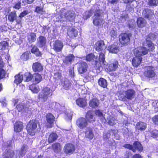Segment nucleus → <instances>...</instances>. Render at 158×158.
Segmentation results:
<instances>
[{"label": "nucleus", "mask_w": 158, "mask_h": 158, "mask_svg": "<svg viewBox=\"0 0 158 158\" xmlns=\"http://www.w3.org/2000/svg\"><path fill=\"white\" fill-rule=\"evenodd\" d=\"M73 115L72 113H68L66 115V117L65 118L67 120H71L72 118V116Z\"/></svg>", "instance_id": "e2e57ef3"}, {"label": "nucleus", "mask_w": 158, "mask_h": 158, "mask_svg": "<svg viewBox=\"0 0 158 158\" xmlns=\"http://www.w3.org/2000/svg\"><path fill=\"white\" fill-rule=\"evenodd\" d=\"M29 89L34 93H38L40 90L39 86L35 84H33L29 86Z\"/></svg>", "instance_id": "72a5a7b5"}, {"label": "nucleus", "mask_w": 158, "mask_h": 158, "mask_svg": "<svg viewBox=\"0 0 158 158\" xmlns=\"http://www.w3.org/2000/svg\"><path fill=\"white\" fill-rule=\"evenodd\" d=\"M63 46L62 42L60 41H56L53 44V49L57 52L61 51Z\"/></svg>", "instance_id": "4468645a"}, {"label": "nucleus", "mask_w": 158, "mask_h": 158, "mask_svg": "<svg viewBox=\"0 0 158 158\" xmlns=\"http://www.w3.org/2000/svg\"><path fill=\"white\" fill-rule=\"evenodd\" d=\"M8 45V44L6 42L3 41L0 43V49L1 50H4Z\"/></svg>", "instance_id": "8fccbe9b"}, {"label": "nucleus", "mask_w": 158, "mask_h": 158, "mask_svg": "<svg viewBox=\"0 0 158 158\" xmlns=\"http://www.w3.org/2000/svg\"><path fill=\"white\" fill-rule=\"evenodd\" d=\"M85 137L90 139H92L94 137V134L92 129L90 128H87L85 133Z\"/></svg>", "instance_id": "7c9ffc66"}, {"label": "nucleus", "mask_w": 158, "mask_h": 158, "mask_svg": "<svg viewBox=\"0 0 158 158\" xmlns=\"http://www.w3.org/2000/svg\"><path fill=\"white\" fill-rule=\"evenodd\" d=\"M46 43V39L43 36H40L38 39V45L40 47L45 46Z\"/></svg>", "instance_id": "bb28decb"}, {"label": "nucleus", "mask_w": 158, "mask_h": 158, "mask_svg": "<svg viewBox=\"0 0 158 158\" xmlns=\"http://www.w3.org/2000/svg\"><path fill=\"white\" fill-rule=\"evenodd\" d=\"M16 107L19 111H22L23 112H25L27 113H28V107L24 106L23 103H19L16 106Z\"/></svg>", "instance_id": "6ab92c4d"}, {"label": "nucleus", "mask_w": 158, "mask_h": 158, "mask_svg": "<svg viewBox=\"0 0 158 158\" xmlns=\"http://www.w3.org/2000/svg\"><path fill=\"white\" fill-rule=\"evenodd\" d=\"M59 104L56 102H53L52 103L51 105L49 104V108H54L57 107Z\"/></svg>", "instance_id": "13d9d810"}, {"label": "nucleus", "mask_w": 158, "mask_h": 158, "mask_svg": "<svg viewBox=\"0 0 158 158\" xmlns=\"http://www.w3.org/2000/svg\"><path fill=\"white\" fill-rule=\"evenodd\" d=\"M57 138V136L56 134L55 133H52L50 134L49 136L48 142L49 143H52L55 141Z\"/></svg>", "instance_id": "ea45409f"}, {"label": "nucleus", "mask_w": 158, "mask_h": 158, "mask_svg": "<svg viewBox=\"0 0 158 158\" xmlns=\"http://www.w3.org/2000/svg\"><path fill=\"white\" fill-rule=\"evenodd\" d=\"M107 50L110 52L116 53L119 51L118 47L115 44L111 45L108 48Z\"/></svg>", "instance_id": "5701e85b"}, {"label": "nucleus", "mask_w": 158, "mask_h": 158, "mask_svg": "<svg viewBox=\"0 0 158 158\" xmlns=\"http://www.w3.org/2000/svg\"><path fill=\"white\" fill-rule=\"evenodd\" d=\"M135 94V91L132 89H129L127 91H123V94L127 99H131L134 98Z\"/></svg>", "instance_id": "ddd939ff"}, {"label": "nucleus", "mask_w": 158, "mask_h": 158, "mask_svg": "<svg viewBox=\"0 0 158 158\" xmlns=\"http://www.w3.org/2000/svg\"><path fill=\"white\" fill-rule=\"evenodd\" d=\"M92 14V11L90 10L86 11L83 15V18L84 19H87L89 18Z\"/></svg>", "instance_id": "09e8293b"}, {"label": "nucleus", "mask_w": 158, "mask_h": 158, "mask_svg": "<svg viewBox=\"0 0 158 158\" xmlns=\"http://www.w3.org/2000/svg\"><path fill=\"white\" fill-rule=\"evenodd\" d=\"M105 55L103 53L101 52L99 54V56L98 58V57H97V62H99L101 64V66H102V65L101 63H102L103 64L105 65L106 62L105 61ZM102 69L101 70V71Z\"/></svg>", "instance_id": "cd10ccee"}, {"label": "nucleus", "mask_w": 158, "mask_h": 158, "mask_svg": "<svg viewBox=\"0 0 158 158\" xmlns=\"http://www.w3.org/2000/svg\"><path fill=\"white\" fill-rule=\"evenodd\" d=\"M76 103L80 107H83L86 106L87 103L85 99L82 98H80L76 100Z\"/></svg>", "instance_id": "b1692460"}, {"label": "nucleus", "mask_w": 158, "mask_h": 158, "mask_svg": "<svg viewBox=\"0 0 158 158\" xmlns=\"http://www.w3.org/2000/svg\"><path fill=\"white\" fill-rule=\"evenodd\" d=\"M99 85L103 88H106L107 86V82L105 79L101 78L98 81Z\"/></svg>", "instance_id": "58836bf2"}, {"label": "nucleus", "mask_w": 158, "mask_h": 158, "mask_svg": "<svg viewBox=\"0 0 158 158\" xmlns=\"http://www.w3.org/2000/svg\"><path fill=\"white\" fill-rule=\"evenodd\" d=\"M108 123L110 125H113L115 123V121L112 118L108 121Z\"/></svg>", "instance_id": "338daca9"}, {"label": "nucleus", "mask_w": 158, "mask_h": 158, "mask_svg": "<svg viewBox=\"0 0 158 158\" xmlns=\"http://www.w3.org/2000/svg\"><path fill=\"white\" fill-rule=\"evenodd\" d=\"M131 22L132 24L131 23H129V27L130 28H133L135 27V22L134 20H132Z\"/></svg>", "instance_id": "0e129e2a"}, {"label": "nucleus", "mask_w": 158, "mask_h": 158, "mask_svg": "<svg viewBox=\"0 0 158 158\" xmlns=\"http://www.w3.org/2000/svg\"><path fill=\"white\" fill-rule=\"evenodd\" d=\"M61 85L64 89H68L70 86L71 83L68 79L63 78L61 81Z\"/></svg>", "instance_id": "aec40b11"}, {"label": "nucleus", "mask_w": 158, "mask_h": 158, "mask_svg": "<svg viewBox=\"0 0 158 158\" xmlns=\"http://www.w3.org/2000/svg\"><path fill=\"white\" fill-rule=\"evenodd\" d=\"M99 104V102L98 100L96 98H93L89 101V105L90 106L93 108H95L98 106Z\"/></svg>", "instance_id": "a878e982"}, {"label": "nucleus", "mask_w": 158, "mask_h": 158, "mask_svg": "<svg viewBox=\"0 0 158 158\" xmlns=\"http://www.w3.org/2000/svg\"><path fill=\"white\" fill-rule=\"evenodd\" d=\"M86 118L89 122H91L94 120L93 118V113L91 111H89L87 113L86 115Z\"/></svg>", "instance_id": "37998d69"}, {"label": "nucleus", "mask_w": 158, "mask_h": 158, "mask_svg": "<svg viewBox=\"0 0 158 158\" xmlns=\"http://www.w3.org/2000/svg\"><path fill=\"white\" fill-rule=\"evenodd\" d=\"M64 17L66 20L71 21L75 19V15L73 11H68L65 14Z\"/></svg>", "instance_id": "2eb2a0df"}, {"label": "nucleus", "mask_w": 158, "mask_h": 158, "mask_svg": "<svg viewBox=\"0 0 158 158\" xmlns=\"http://www.w3.org/2000/svg\"><path fill=\"white\" fill-rule=\"evenodd\" d=\"M97 58L92 53L88 55L86 57V60L87 61H90L92 60H94L96 62V69L100 71L102 69V66L99 62H97Z\"/></svg>", "instance_id": "0eeeda50"}, {"label": "nucleus", "mask_w": 158, "mask_h": 158, "mask_svg": "<svg viewBox=\"0 0 158 158\" xmlns=\"http://www.w3.org/2000/svg\"><path fill=\"white\" fill-rule=\"evenodd\" d=\"M29 151V148L27 145H24L22 147L20 152V156H23L26 153Z\"/></svg>", "instance_id": "c9c22d12"}, {"label": "nucleus", "mask_w": 158, "mask_h": 158, "mask_svg": "<svg viewBox=\"0 0 158 158\" xmlns=\"http://www.w3.org/2000/svg\"><path fill=\"white\" fill-rule=\"evenodd\" d=\"M146 71L144 72L145 75L148 77H152L155 75L154 68L151 66L146 67Z\"/></svg>", "instance_id": "f8f14e48"}, {"label": "nucleus", "mask_w": 158, "mask_h": 158, "mask_svg": "<svg viewBox=\"0 0 158 158\" xmlns=\"http://www.w3.org/2000/svg\"><path fill=\"white\" fill-rule=\"evenodd\" d=\"M27 131L30 135H33L35 133L40 131V127L37 120H35L30 121L27 125Z\"/></svg>", "instance_id": "7ed1b4c3"}, {"label": "nucleus", "mask_w": 158, "mask_h": 158, "mask_svg": "<svg viewBox=\"0 0 158 158\" xmlns=\"http://www.w3.org/2000/svg\"><path fill=\"white\" fill-rule=\"evenodd\" d=\"M130 34L126 33H122L119 36V40L120 43L124 45L130 41Z\"/></svg>", "instance_id": "6e6552de"}, {"label": "nucleus", "mask_w": 158, "mask_h": 158, "mask_svg": "<svg viewBox=\"0 0 158 158\" xmlns=\"http://www.w3.org/2000/svg\"><path fill=\"white\" fill-rule=\"evenodd\" d=\"M53 92L52 90L49 86L44 87L38 95V101L43 102L47 101L48 98L51 96Z\"/></svg>", "instance_id": "f03ea898"}, {"label": "nucleus", "mask_w": 158, "mask_h": 158, "mask_svg": "<svg viewBox=\"0 0 158 158\" xmlns=\"http://www.w3.org/2000/svg\"><path fill=\"white\" fill-rule=\"evenodd\" d=\"M110 135L108 133L105 132L104 133L103 138L104 140H106L110 137Z\"/></svg>", "instance_id": "052dcab7"}, {"label": "nucleus", "mask_w": 158, "mask_h": 158, "mask_svg": "<svg viewBox=\"0 0 158 158\" xmlns=\"http://www.w3.org/2000/svg\"><path fill=\"white\" fill-rule=\"evenodd\" d=\"M6 72L3 69H0V79L3 78L5 76Z\"/></svg>", "instance_id": "bf43d9fd"}, {"label": "nucleus", "mask_w": 158, "mask_h": 158, "mask_svg": "<svg viewBox=\"0 0 158 158\" xmlns=\"http://www.w3.org/2000/svg\"><path fill=\"white\" fill-rule=\"evenodd\" d=\"M152 136L153 138H156L158 137V131L154 130L151 132Z\"/></svg>", "instance_id": "4d7b16f0"}, {"label": "nucleus", "mask_w": 158, "mask_h": 158, "mask_svg": "<svg viewBox=\"0 0 158 158\" xmlns=\"http://www.w3.org/2000/svg\"><path fill=\"white\" fill-rule=\"evenodd\" d=\"M76 124L79 128L83 129L87 127L88 123L85 118H81L77 121Z\"/></svg>", "instance_id": "9d476101"}, {"label": "nucleus", "mask_w": 158, "mask_h": 158, "mask_svg": "<svg viewBox=\"0 0 158 158\" xmlns=\"http://www.w3.org/2000/svg\"><path fill=\"white\" fill-rule=\"evenodd\" d=\"M54 117L51 113H48L46 115V120L49 124L52 123L54 121Z\"/></svg>", "instance_id": "e433bc0d"}, {"label": "nucleus", "mask_w": 158, "mask_h": 158, "mask_svg": "<svg viewBox=\"0 0 158 158\" xmlns=\"http://www.w3.org/2000/svg\"><path fill=\"white\" fill-rule=\"evenodd\" d=\"M69 75L71 77H73L74 76V73L73 69V68H71L69 70Z\"/></svg>", "instance_id": "69168bd1"}, {"label": "nucleus", "mask_w": 158, "mask_h": 158, "mask_svg": "<svg viewBox=\"0 0 158 158\" xmlns=\"http://www.w3.org/2000/svg\"><path fill=\"white\" fill-rule=\"evenodd\" d=\"M64 152L66 154H72L75 151V146L72 143H68L64 148Z\"/></svg>", "instance_id": "1a4fd4ad"}, {"label": "nucleus", "mask_w": 158, "mask_h": 158, "mask_svg": "<svg viewBox=\"0 0 158 158\" xmlns=\"http://www.w3.org/2000/svg\"><path fill=\"white\" fill-rule=\"evenodd\" d=\"M14 152L12 150H10L7 151V153H5L3 154L4 158H15L13 156Z\"/></svg>", "instance_id": "79ce46f5"}, {"label": "nucleus", "mask_w": 158, "mask_h": 158, "mask_svg": "<svg viewBox=\"0 0 158 158\" xmlns=\"http://www.w3.org/2000/svg\"><path fill=\"white\" fill-rule=\"evenodd\" d=\"M14 83L17 85L20 84L23 80V77L22 74L19 73L15 77Z\"/></svg>", "instance_id": "c85d7f7f"}, {"label": "nucleus", "mask_w": 158, "mask_h": 158, "mask_svg": "<svg viewBox=\"0 0 158 158\" xmlns=\"http://www.w3.org/2000/svg\"><path fill=\"white\" fill-rule=\"evenodd\" d=\"M87 64L85 62L82 61L78 64V69L80 73L82 74L86 72L87 71Z\"/></svg>", "instance_id": "9b49d317"}, {"label": "nucleus", "mask_w": 158, "mask_h": 158, "mask_svg": "<svg viewBox=\"0 0 158 158\" xmlns=\"http://www.w3.org/2000/svg\"><path fill=\"white\" fill-rule=\"evenodd\" d=\"M35 12L41 14H43L44 11L42 7H37L35 10Z\"/></svg>", "instance_id": "5fc2aeb1"}, {"label": "nucleus", "mask_w": 158, "mask_h": 158, "mask_svg": "<svg viewBox=\"0 0 158 158\" xmlns=\"http://www.w3.org/2000/svg\"><path fill=\"white\" fill-rule=\"evenodd\" d=\"M23 128V123L21 122L17 121L15 123L14 129L15 131L17 132H19L22 130Z\"/></svg>", "instance_id": "a211bd4d"}, {"label": "nucleus", "mask_w": 158, "mask_h": 158, "mask_svg": "<svg viewBox=\"0 0 158 158\" xmlns=\"http://www.w3.org/2000/svg\"><path fill=\"white\" fill-rule=\"evenodd\" d=\"M102 13V11L100 10H97L96 11L93 21L95 25L102 27L105 23L104 20L100 17Z\"/></svg>", "instance_id": "20e7f679"}, {"label": "nucleus", "mask_w": 158, "mask_h": 158, "mask_svg": "<svg viewBox=\"0 0 158 158\" xmlns=\"http://www.w3.org/2000/svg\"><path fill=\"white\" fill-rule=\"evenodd\" d=\"M124 147L129 149L131 150L133 152H136V150H137L139 151H141L142 150V145L139 142H136L134 143L133 145L129 144H125L124 145Z\"/></svg>", "instance_id": "423d86ee"}, {"label": "nucleus", "mask_w": 158, "mask_h": 158, "mask_svg": "<svg viewBox=\"0 0 158 158\" xmlns=\"http://www.w3.org/2000/svg\"><path fill=\"white\" fill-rule=\"evenodd\" d=\"M119 0H109L108 2L109 3L111 4H117Z\"/></svg>", "instance_id": "774afa93"}, {"label": "nucleus", "mask_w": 158, "mask_h": 158, "mask_svg": "<svg viewBox=\"0 0 158 158\" xmlns=\"http://www.w3.org/2000/svg\"><path fill=\"white\" fill-rule=\"evenodd\" d=\"M153 122L155 124L158 125V115H156L154 116L152 119Z\"/></svg>", "instance_id": "680f3d73"}, {"label": "nucleus", "mask_w": 158, "mask_h": 158, "mask_svg": "<svg viewBox=\"0 0 158 158\" xmlns=\"http://www.w3.org/2000/svg\"><path fill=\"white\" fill-rule=\"evenodd\" d=\"M148 51V50L145 47H140L135 48L134 53L135 56L132 60V65L135 67H137L142 60L141 56L147 54Z\"/></svg>", "instance_id": "f257e3e1"}, {"label": "nucleus", "mask_w": 158, "mask_h": 158, "mask_svg": "<svg viewBox=\"0 0 158 158\" xmlns=\"http://www.w3.org/2000/svg\"><path fill=\"white\" fill-rule=\"evenodd\" d=\"M148 5L151 6H156L158 4V0H148Z\"/></svg>", "instance_id": "3c124183"}, {"label": "nucleus", "mask_w": 158, "mask_h": 158, "mask_svg": "<svg viewBox=\"0 0 158 158\" xmlns=\"http://www.w3.org/2000/svg\"><path fill=\"white\" fill-rule=\"evenodd\" d=\"M78 32V31L76 29L72 27L69 29L67 34L71 38H73L77 36Z\"/></svg>", "instance_id": "f3484780"}, {"label": "nucleus", "mask_w": 158, "mask_h": 158, "mask_svg": "<svg viewBox=\"0 0 158 158\" xmlns=\"http://www.w3.org/2000/svg\"><path fill=\"white\" fill-rule=\"evenodd\" d=\"M118 65V61H115L112 64H109L108 69L110 71H114L117 68Z\"/></svg>", "instance_id": "2f4dec72"}, {"label": "nucleus", "mask_w": 158, "mask_h": 158, "mask_svg": "<svg viewBox=\"0 0 158 158\" xmlns=\"http://www.w3.org/2000/svg\"><path fill=\"white\" fill-rule=\"evenodd\" d=\"M31 52L37 56H40L41 55V52L39 51V50L36 46H34L31 50Z\"/></svg>", "instance_id": "a18cd8bd"}, {"label": "nucleus", "mask_w": 158, "mask_h": 158, "mask_svg": "<svg viewBox=\"0 0 158 158\" xmlns=\"http://www.w3.org/2000/svg\"><path fill=\"white\" fill-rule=\"evenodd\" d=\"M143 14L144 15L145 18H147L149 19H152L153 16V13L152 11L148 9L143 11Z\"/></svg>", "instance_id": "412c9836"}, {"label": "nucleus", "mask_w": 158, "mask_h": 158, "mask_svg": "<svg viewBox=\"0 0 158 158\" xmlns=\"http://www.w3.org/2000/svg\"><path fill=\"white\" fill-rule=\"evenodd\" d=\"M29 41L30 42H32L35 41L36 40V35L33 33H31L28 34L27 36Z\"/></svg>", "instance_id": "a19ab883"}, {"label": "nucleus", "mask_w": 158, "mask_h": 158, "mask_svg": "<svg viewBox=\"0 0 158 158\" xmlns=\"http://www.w3.org/2000/svg\"><path fill=\"white\" fill-rule=\"evenodd\" d=\"M52 148L54 152L56 153H59L61 149V147L59 143H55L52 145Z\"/></svg>", "instance_id": "4c0bfd02"}, {"label": "nucleus", "mask_w": 158, "mask_h": 158, "mask_svg": "<svg viewBox=\"0 0 158 158\" xmlns=\"http://www.w3.org/2000/svg\"><path fill=\"white\" fill-rule=\"evenodd\" d=\"M136 129L140 130H144L146 128V124L142 122L137 123L136 126Z\"/></svg>", "instance_id": "473e14b6"}, {"label": "nucleus", "mask_w": 158, "mask_h": 158, "mask_svg": "<svg viewBox=\"0 0 158 158\" xmlns=\"http://www.w3.org/2000/svg\"><path fill=\"white\" fill-rule=\"evenodd\" d=\"M95 114L96 115L101 118L102 119L104 118L103 116V114L102 111L99 110H96L95 112Z\"/></svg>", "instance_id": "6e6d98bb"}, {"label": "nucleus", "mask_w": 158, "mask_h": 158, "mask_svg": "<svg viewBox=\"0 0 158 158\" xmlns=\"http://www.w3.org/2000/svg\"><path fill=\"white\" fill-rule=\"evenodd\" d=\"M56 80H58L61 77V72L58 71L55 72L53 77Z\"/></svg>", "instance_id": "de8ad7c7"}, {"label": "nucleus", "mask_w": 158, "mask_h": 158, "mask_svg": "<svg viewBox=\"0 0 158 158\" xmlns=\"http://www.w3.org/2000/svg\"><path fill=\"white\" fill-rule=\"evenodd\" d=\"M137 23L138 26L139 27H144L146 23L145 20L143 18L141 17L138 18Z\"/></svg>", "instance_id": "c756f323"}, {"label": "nucleus", "mask_w": 158, "mask_h": 158, "mask_svg": "<svg viewBox=\"0 0 158 158\" xmlns=\"http://www.w3.org/2000/svg\"><path fill=\"white\" fill-rule=\"evenodd\" d=\"M16 15L15 11L12 12L9 14L8 17V19L10 22H13L16 19Z\"/></svg>", "instance_id": "c03bdc74"}, {"label": "nucleus", "mask_w": 158, "mask_h": 158, "mask_svg": "<svg viewBox=\"0 0 158 158\" xmlns=\"http://www.w3.org/2000/svg\"><path fill=\"white\" fill-rule=\"evenodd\" d=\"M74 58L73 54H70L65 58L64 62L66 64H71V62L74 60Z\"/></svg>", "instance_id": "f704fd0d"}, {"label": "nucleus", "mask_w": 158, "mask_h": 158, "mask_svg": "<svg viewBox=\"0 0 158 158\" xmlns=\"http://www.w3.org/2000/svg\"><path fill=\"white\" fill-rule=\"evenodd\" d=\"M25 76V81L28 82L30 81H32L33 76L31 74L29 73H26L24 74Z\"/></svg>", "instance_id": "49530a36"}, {"label": "nucleus", "mask_w": 158, "mask_h": 158, "mask_svg": "<svg viewBox=\"0 0 158 158\" xmlns=\"http://www.w3.org/2000/svg\"><path fill=\"white\" fill-rule=\"evenodd\" d=\"M29 53L28 52H26L23 53L21 56V58L24 60H27L29 57Z\"/></svg>", "instance_id": "603ef678"}, {"label": "nucleus", "mask_w": 158, "mask_h": 158, "mask_svg": "<svg viewBox=\"0 0 158 158\" xmlns=\"http://www.w3.org/2000/svg\"><path fill=\"white\" fill-rule=\"evenodd\" d=\"M42 77L38 73L34 74L32 77V81L35 84L40 82L42 80Z\"/></svg>", "instance_id": "393cba45"}, {"label": "nucleus", "mask_w": 158, "mask_h": 158, "mask_svg": "<svg viewBox=\"0 0 158 158\" xmlns=\"http://www.w3.org/2000/svg\"><path fill=\"white\" fill-rule=\"evenodd\" d=\"M117 35V32L115 30L113 29L110 30V35L112 38L114 39L116 37Z\"/></svg>", "instance_id": "864d4df0"}, {"label": "nucleus", "mask_w": 158, "mask_h": 158, "mask_svg": "<svg viewBox=\"0 0 158 158\" xmlns=\"http://www.w3.org/2000/svg\"><path fill=\"white\" fill-rule=\"evenodd\" d=\"M94 48L98 51L102 50L105 48L104 42L102 40L97 42L95 44Z\"/></svg>", "instance_id": "dca6fc26"}, {"label": "nucleus", "mask_w": 158, "mask_h": 158, "mask_svg": "<svg viewBox=\"0 0 158 158\" xmlns=\"http://www.w3.org/2000/svg\"><path fill=\"white\" fill-rule=\"evenodd\" d=\"M156 35L153 33L149 34L146 38V43L143 44V46H147L149 51H153L155 48L154 44H153L150 40H154L156 38Z\"/></svg>", "instance_id": "39448f33"}, {"label": "nucleus", "mask_w": 158, "mask_h": 158, "mask_svg": "<svg viewBox=\"0 0 158 158\" xmlns=\"http://www.w3.org/2000/svg\"><path fill=\"white\" fill-rule=\"evenodd\" d=\"M32 68L35 72H40L43 69V66L39 62H35L33 64Z\"/></svg>", "instance_id": "4be33fe9"}]
</instances>
